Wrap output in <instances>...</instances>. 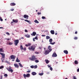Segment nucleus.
Instances as JSON below:
<instances>
[{"instance_id": "7", "label": "nucleus", "mask_w": 79, "mask_h": 79, "mask_svg": "<svg viewBox=\"0 0 79 79\" xmlns=\"http://www.w3.org/2000/svg\"><path fill=\"white\" fill-rule=\"evenodd\" d=\"M0 54L2 56V58H4V59H5V54L3 53H2L0 52Z\"/></svg>"}, {"instance_id": "46", "label": "nucleus", "mask_w": 79, "mask_h": 79, "mask_svg": "<svg viewBox=\"0 0 79 79\" xmlns=\"http://www.w3.org/2000/svg\"><path fill=\"white\" fill-rule=\"evenodd\" d=\"M27 73H31V70H28V71H27Z\"/></svg>"}, {"instance_id": "63", "label": "nucleus", "mask_w": 79, "mask_h": 79, "mask_svg": "<svg viewBox=\"0 0 79 79\" xmlns=\"http://www.w3.org/2000/svg\"><path fill=\"white\" fill-rule=\"evenodd\" d=\"M33 40L34 42H35V39L34 38L33 39Z\"/></svg>"}, {"instance_id": "30", "label": "nucleus", "mask_w": 79, "mask_h": 79, "mask_svg": "<svg viewBox=\"0 0 79 79\" xmlns=\"http://www.w3.org/2000/svg\"><path fill=\"white\" fill-rule=\"evenodd\" d=\"M34 61H35V63H39V61L37 60H35Z\"/></svg>"}, {"instance_id": "22", "label": "nucleus", "mask_w": 79, "mask_h": 79, "mask_svg": "<svg viewBox=\"0 0 79 79\" xmlns=\"http://www.w3.org/2000/svg\"><path fill=\"white\" fill-rule=\"evenodd\" d=\"M16 62H18V63L19 62H20V60L18 59V57L17 58V59L16 60Z\"/></svg>"}, {"instance_id": "64", "label": "nucleus", "mask_w": 79, "mask_h": 79, "mask_svg": "<svg viewBox=\"0 0 79 79\" xmlns=\"http://www.w3.org/2000/svg\"><path fill=\"white\" fill-rule=\"evenodd\" d=\"M0 29H3V27H0Z\"/></svg>"}, {"instance_id": "20", "label": "nucleus", "mask_w": 79, "mask_h": 79, "mask_svg": "<svg viewBox=\"0 0 79 79\" xmlns=\"http://www.w3.org/2000/svg\"><path fill=\"white\" fill-rule=\"evenodd\" d=\"M25 37H26L27 38H29L30 37V35H25Z\"/></svg>"}, {"instance_id": "48", "label": "nucleus", "mask_w": 79, "mask_h": 79, "mask_svg": "<svg viewBox=\"0 0 79 79\" xmlns=\"http://www.w3.org/2000/svg\"><path fill=\"white\" fill-rule=\"evenodd\" d=\"M50 69L51 70V71H52L53 70V68H52V67H50Z\"/></svg>"}, {"instance_id": "19", "label": "nucleus", "mask_w": 79, "mask_h": 79, "mask_svg": "<svg viewBox=\"0 0 79 79\" xmlns=\"http://www.w3.org/2000/svg\"><path fill=\"white\" fill-rule=\"evenodd\" d=\"M23 16L24 18H29V16H28V15H24Z\"/></svg>"}, {"instance_id": "45", "label": "nucleus", "mask_w": 79, "mask_h": 79, "mask_svg": "<svg viewBox=\"0 0 79 79\" xmlns=\"http://www.w3.org/2000/svg\"><path fill=\"white\" fill-rule=\"evenodd\" d=\"M74 39L75 40H77V37H74Z\"/></svg>"}, {"instance_id": "59", "label": "nucleus", "mask_w": 79, "mask_h": 79, "mask_svg": "<svg viewBox=\"0 0 79 79\" xmlns=\"http://www.w3.org/2000/svg\"><path fill=\"white\" fill-rule=\"evenodd\" d=\"M39 48L40 50H42V47H39Z\"/></svg>"}, {"instance_id": "11", "label": "nucleus", "mask_w": 79, "mask_h": 79, "mask_svg": "<svg viewBox=\"0 0 79 79\" xmlns=\"http://www.w3.org/2000/svg\"><path fill=\"white\" fill-rule=\"evenodd\" d=\"M48 49L49 50L48 51H49L50 52H51L52 50V49L51 48V46H49L48 47Z\"/></svg>"}, {"instance_id": "2", "label": "nucleus", "mask_w": 79, "mask_h": 79, "mask_svg": "<svg viewBox=\"0 0 79 79\" xmlns=\"http://www.w3.org/2000/svg\"><path fill=\"white\" fill-rule=\"evenodd\" d=\"M29 60H31V61H35V60L37 59V58H35V56L34 55L31 56V57H30L29 58Z\"/></svg>"}, {"instance_id": "55", "label": "nucleus", "mask_w": 79, "mask_h": 79, "mask_svg": "<svg viewBox=\"0 0 79 79\" xmlns=\"http://www.w3.org/2000/svg\"><path fill=\"white\" fill-rule=\"evenodd\" d=\"M48 68H51V65H48Z\"/></svg>"}, {"instance_id": "9", "label": "nucleus", "mask_w": 79, "mask_h": 79, "mask_svg": "<svg viewBox=\"0 0 79 79\" xmlns=\"http://www.w3.org/2000/svg\"><path fill=\"white\" fill-rule=\"evenodd\" d=\"M52 57H56L57 54L55 52H54L52 55Z\"/></svg>"}, {"instance_id": "27", "label": "nucleus", "mask_w": 79, "mask_h": 79, "mask_svg": "<svg viewBox=\"0 0 79 79\" xmlns=\"http://www.w3.org/2000/svg\"><path fill=\"white\" fill-rule=\"evenodd\" d=\"M50 37L49 36H46V39H47V40H48V39H50Z\"/></svg>"}, {"instance_id": "6", "label": "nucleus", "mask_w": 79, "mask_h": 79, "mask_svg": "<svg viewBox=\"0 0 79 79\" xmlns=\"http://www.w3.org/2000/svg\"><path fill=\"white\" fill-rule=\"evenodd\" d=\"M10 58L11 59H13V60H15V58H16V56L12 55L10 56Z\"/></svg>"}, {"instance_id": "10", "label": "nucleus", "mask_w": 79, "mask_h": 79, "mask_svg": "<svg viewBox=\"0 0 79 79\" xmlns=\"http://www.w3.org/2000/svg\"><path fill=\"white\" fill-rule=\"evenodd\" d=\"M14 66H15V68H19V65H18V64H14Z\"/></svg>"}, {"instance_id": "44", "label": "nucleus", "mask_w": 79, "mask_h": 79, "mask_svg": "<svg viewBox=\"0 0 79 79\" xmlns=\"http://www.w3.org/2000/svg\"><path fill=\"white\" fill-rule=\"evenodd\" d=\"M23 50L24 51H26V48H24Z\"/></svg>"}, {"instance_id": "62", "label": "nucleus", "mask_w": 79, "mask_h": 79, "mask_svg": "<svg viewBox=\"0 0 79 79\" xmlns=\"http://www.w3.org/2000/svg\"><path fill=\"white\" fill-rule=\"evenodd\" d=\"M75 34H77V32L76 31L75 33Z\"/></svg>"}, {"instance_id": "12", "label": "nucleus", "mask_w": 79, "mask_h": 79, "mask_svg": "<svg viewBox=\"0 0 79 79\" xmlns=\"http://www.w3.org/2000/svg\"><path fill=\"white\" fill-rule=\"evenodd\" d=\"M10 6H15L16 5V3H15V2L11 3L10 4Z\"/></svg>"}, {"instance_id": "14", "label": "nucleus", "mask_w": 79, "mask_h": 79, "mask_svg": "<svg viewBox=\"0 0 79 79\" xmlns=\"http://www.w3.org/2000/svg\"><path fill=\"white\" fill-rule=\"evenodd\" d=\"M25 21H26V22H27V23H29V24H32V23L31 22V21H29V20H25Z\"/></svg>"}, {"instance_id": "15", "label": "nucleus", "mask_w": 79, "mask_h": 79, "mask_svg": "<svg viewBox=\"0 0 79 79\" xmlns=\"http://www.w3.org/2000/svg\"><path fill=\"white\" fill-rule=\"evenodd\" d=\"M12 21L14 23H18V20H15V19H13L12 20Z\"/></svg>"}, {"instance_id": "56", "label": "nucleus", "mask_w": 79, "mask_h": 79, "mask_svg": "<svg viewBox=\"0 0 79 79\" xmlns=\"http://www.w3.org/2000/svg\"><path fill=\"white\" fill-rule=\"evenodd\" d=\"M25 46L26 47H29V46H28V44H25Z\"/></svg>"}, {"instance_id": "8", "label": "nucleus", "mask_w": 79, "mask_h": 79, "mask_svg": "<svg viewBox=\"0 0 79 79\" xmlns=\"http://www.w3.org/2000/svg\"><path fill=\"white\" fill-rule=\"evenodd\" d=\"M50 52L48 50H46L44 52L45 55H47V54H48L49 52Z\"/></svg>"}, {"instance_id": "13", "label": "nucleus", "mask_w": 79, "mask_h": 79, "mask_svg": "<svg viewBox=\"0 0 79 79\" xmlns=\"http://www.w3.org/2000/svg\"><path fill=\"white\" fill-rule=\"evenodd\" d=\"M31 35L32 36H35V35H36V33L35 32H33L32 34H31Z\"/></svg>"}, {"instance_id": "54", "label": "nucleus", "mask_w": 79, "mask_h": 79, "mask_svg": "<svg viewBox=\"0 0 79 79\" xmlns=\"http://www.w3.org/2000/svg\"><path fill=\"white\" fill-rule=\"evenodd\" d=\"M1 60L2 62H3V60H4V59H3V58H1Z\"/></svg>"}, {"instance_id": "23", "label": "nucleus", "mask_w": 79, "mask_h": 79, "mask_svg": "<svg viewBox=\"0 0 79 79\" xmlns=\"http://www.w3.org/2000/svg\"><path fill=\"white\" fill-rule=\"evenodd\" d=\"M20 48L21 50H23V47L22 45H20Z\"/></svg>"}, {"instance_id": "38", "label": "nucleus", "mask_w": 79, "mask_h": 79, "mask_svg": "<svg viewBox=\"0 0 79 79\" xmlns=\"http://www.w3.org/2000/svg\"><path fill=\"white\" fill-rule=\"evenodd\" d=\"M30 67L31 68H34V65L31 66H30Z\"/></svg>"}, {"instance_id": "5", "label": "nucleus", "mask_w": 79, "mask_h": 79, "mask_svg": "<svg viewBox=\"0 0 79 79\" xmlns=\"http://www.w3.org/2000/svg\"><path fill=\"white\" fill-rule=\"evenodd\" d=\"M23 77H24L25 79H26V77H30V74L29 73H28L27 75L24 74Z\"/></svg>"}, {"instance_id": "43", "label": "nucleus", "mask_w": 79, "mask_h": 79, "mask_svg": "<svg viewBox=\"0 0 79 79\" xmlns=\"http://www.w3.org/2000/svg\"><path fill=\"white\" fill-rule=\"evenodd\" d=\"M35 53L36 54H39V52H37V51H36L35 52Z\"/></svg>"}, {"instance_id": "52", "label": "nucleus", "mask_w": 79, "mask_h": 79, "mask_svg": "<svg viewBox=\"0 0 79 79\" xmlns=\"http://www.w3.org/2000/svg\"><path fill=\"white\" fill-rule=\"evenodd\" d=\"M37 14L38 15H41V12H38Z\"/></svg>"}, {"instance_id": "16", "label": "nucleus", "mask_w": 79, "mask_h": 79, "mask_svg": "<svg viewBox=\"0 0 79 79\" xmlns=\"http://www.w3.org/2000/svg\"><path fill=\"white\" fill-rule=\"evenodd\" d=\"M64 53H65L66 55H67V54H68V51L65 50L64 51Z\"/></svg>"}, {"instance_id": "18", "label": "nucleus", "mask_w": 79, "mask_h": 79, "mask_svg": "<svg viewBox=\"0 0 79 79\" xmlns=\"http://www.w3.org/2000/svg\"><path fill=\"white\" fill-rule=\"evenodd\" d=\"M31 74L33 76H35V75H36V74H37V73L35 72H34L32 73Z\"/></svg>"}, {"instance_id": "57", "label": "nucleus", "mask_w": 79, "mask_h": 79, "mask_svg": "<svg viewBox=\"0 0 79 79\" xmlns=\"http://www.w3.org/2000/svg\"><path fill=\"white\" fill-rule=\"evenodd\" d=\"M5 63H9L7 60H5Z\"/></svg>"}, {"instance_id": "51", "label": "nucleus", "mask_w": 79, "mask_h": 79, "mask_svg": "<svg viewBox=\"0 0 79 79\" xmlns=\"http://www.w3.org/2000/svg\"><path fill=\"white\" fill-rule=\"evenodd\" d=\"M10 10V11H14L15 10L14 9H12L11 10Z\"/></svg>"}, {"instance_id": "21", "label": "nucleus", "mask_w": 79, "mask_h": 79, "mask_svg": "<svg viewBox=\"0 0 79 79\" xmlns=\"http://www.w3.org/2000/svg\"><path fill=\"white\" fill-rule=\"evenodd\" d=\"M19 64L20 67H21V68H23V65L21 64V63H19Z\"/></svg>"}, {"instance_id": "29", "label": "nucleus", "mask_w": 79, "mask_h": 79, "mask_svg": "<svg viewBox=\"0 0 79 79\" xmlns=\"http://www.w3.org/2000/svg\"><path fill=\"white\" fill-rule=\"evenodd\" d=\"M0 52H2L3 53L4 52V51H3V49H2V48H0Z\"/></svg>"}, {"instance_id": "42", "label": "nucleus", "mask_w": 79, "mask_h": 79, "mask_svg": "<svg viewBox=\"0 0 79 79\" xmlns=\"http://www.w3.org/2000/svg\"><path fill=\"white\" fill-rule=\"evenodd\" d=\"M0 19L1 21H3V19L2 18V17H0Z\"/></svg>"}, {"instance_id": "4", "label": "nucleus", "mask_w": 79, "mask_h": 79, "mask_svg": "<svg viewBox=\"0 0 79 79\" xmlns=\"http://www.w3.org/2000/svg\"><path fill=\"white\" fill-rule=\"evenodd\" d=\"M18 43H19V40H14V45L15 46H17Z\"/></svg>"}, {"instance_id": "37", "label": "nucleus", "mask_w": 79, "mask_h": 79, "mask_svg": "<svg viewBox=\"0 0 79 79\" xmlns=\"http://www.w3.org/2000/svg\"><path fill=\"white\" fill-rule=\"evenodd\" d=\"M3 68H4V67L3 66H2L1 67H0V69H3Z\"/></svg>"}, {"instance_id": "32", "label": "nucleus", "mask_w": 79, "mask_h": 79, "mask_svg": "<svg viewBox=\"0 0 79 79\" xmlns=\"http://www.w3.org/2000/svg\"><path fill=\"white\" fill-rule=\"evenodd\" d=\"M34 22H35V23H39V21H37V20H35Z\"/></svg>"}, {"instance_id": "50", "label": "nucleus", "mask_w": 79, "mask_h": 79, "mask_svg": "<svg viewBox=\"0 0 79 79\" xmlns=\"http://www.w3.org/2000/svg\"><path fill=\"white\" fill-rule=\"evenodd\" d=\"M73 79H77L76 77L75 76H73Z\"/></svg>"}, {"instance_id": "39", "label": "nucleus", "mask_w": 79, "mask_h": 79, "mask_svg": "<svg viewBox=\"0 0 79 79\" xmlns=\"http://www.w3.org/2000/svg\"><path fill=\"white\" fill-rule=\"evenodd\" d=\"M35 39L36 40H38V37L37 36H36L35 38Z\"/></svg>"}, {"instance_id": "36", "label": "nucleus", "mask_w": 79, "mask_h": 79, "mask_svg": "<svg viewBox=\"0 0 79 79\" xmlns=\"http://www.w3.org/2000/svg\"><path fill=\"white\" fill-rule=\"evenodd\" d=\"M28 47H30V46L31 45V44L30 43H28Z\"/></svg>"}, {"instance_id": "41", "label": "nucleus", "mask_w": 79, "mask_h": 79, "mask_svg": "<svg viewBox=\"0 0 79 79\" xmlns=\"http://www.w3.org/2000/svg\"><path fill=\"white\" fill-rule=\"evenodd\" d=\"M6 34H7V35H10V33L8 32H6Z\"/></svg>"}, {"instance_id": "49", "label": "nucleus", "mask_w": 79, "mask_h": 79, "mask_svg": "<svg viewBox=\"0 0 79 79\" xmlns=\"http://www.w3.org/2000/svg\"><path fill=\"white\" fill-rule=\"evenodd\" d=\"M3 79V76L1 75V77L0 79Z\"/></svg>"}, {"instance_id": "28", "label": "nucleus", "mask_w": 79, "mask_h": 79, "mask_svg": "<svg viewBox=\"0 0 79 79\" xmlns=\"http://www.w3.org/2000/svg\"><path fill=\"white\" fill-rule=\"evenodd\" d=\"M53 41V40H52V39H50L49 40V42H50V43L51 42H52Z\"/></svg>"}, {"instance_id": "33", "label": "nucleus", "mask_w": 79, "mask_h": 79, "mask_svg": "<svg viewBox=\"0 0 79 79\" xmlns=\"http://www.w3.org/2000/svg\"><path fill=\"white\" fill-rule=\"evenodd\" d=\"M44 74V73H39V75L40 76H42Z\"/></svg>"}, {"instance_id": "3", "label": "nucleus", "mask_w": 79, "mask_h": 79, "mask_svg": "<svg viewBox=\"0 0 79 79\" xmlns=\"http://www.w3.org/2000/svg\"><path fill=\"white\" fill-rule=\"evenodd\" d=\"M6 69L9 71V72H11V73H13V70L11 69V66H9V68H6Z\"/></svg>"}, {"instance_id": "35", "label": "nucleus", "mask_w": 79, "mask_h": 79, "mask_svg": "<svg viewBox=\"0 0 79 79\" xmlns=\"http://www.w3.org/2000/svg\"><path fill=\"white\" fill-rule=\"evenodd\" d=\"M36 68H37V66L36 65L35 66H34V69H36Z\"/></svg>"}, {"instance_id": "60", "label": "nucleus", "mask_w": 79, "mask_h": 79, "mask_svg": "<svg viewBox=\"0 0 79 79\" xmlns=\"http://www.w3.org/2000/svg\"><path fill=\"white\" fill-rule=\"evenodd\" d=\"M42 37H45V36H46V35H42Z\"/></svg>"}, {"instance_id": "34", "label": "nucleus", "mask_w": 79, "mask_h": 79, "mask_svg": "<svg viewBox=\"0 0 79 79\" xmlns=\"http://www.w3.org/2000/svg\"><path fill=\"white\" fill-rule=\"evenodd\" d=\"M42 18L43 19H46V18L45 17H44V16H42Z\"/></svg>"}, {"instance_id": "40", "label": "nucleus", "mask_w": 79, "mask_h": 79, "mask_svg": "<svg viewBox=\"0 0 79 79\" xmlns=\"http://www.w3.org/2000/svg\"><path fill=\"white\" fill-rule=\"evenodd\" d=\"M4 76H5V77H7L8 76V75L6 74H5L4 75Z\"/></svg>"}, {"instance_id": "1", "label": "nucleus", "mask_w": 79, "mask_h": 79, "mask_svg": "<svg viewBox=\"0 0 79 79\" xmlns=\"http://www.w3.org/2000/svg\"><path fill=\"white\" fill-rule=\"evenodd\" d=\"M36 48V46L35 45H32L31 47L28 48V49L29 50L31 51H34L35 50V48Z\"/></svg>"}, {"instance_id": "53", "label": "nucleus", "mask_w": 79, "mask_h": 79, "mask_svg": "<svg viewBox=\"0 0 79 79\" xmlns=\"http://www.w3.org/2000/svg\"><path fill=\"white\" fill-rule=\"evenodd\" d=\"M5 40H10V39H7V38H6L5 39Z\"/></svg>"}, {"instance_id": "25", "label": "nucleus", "mask_w": 79, "mask_h": 79, "mask_svg": "<svg viewBox=\"0 0 79 79\" xmlns=\"http://www.w3.org/2000/svg\"><path fill=\"white\" fill-rule=\"evenodd\" d=\"M8 44L10 45H13V42H9V44Z\"/></svg>"}, {"instance_id": "31", "label": "nucleus", "mask_w": 79, "mask_h": 79, "mask_svg": "<svg viewBox=\"0 0 79 79\" xmlns=\"http://www.w3.org/2000/svg\"><path fill=\"white\" fill-rule=\"evenodd\" d=\"M50 44H51V45H54L55 44V42L52 43V42L51 43H49Z\"/></svg>"}, {"instance_id": "61", "label": "nucleus", "mask_w": 79, "mask_h": 79, "mask_svg": "<svg viewBox=\"0 0 79 79\" xmlns=\"http://www.w3.org/2000/svg\"><path fill=\"white\" fill-rule=\"evenodd\" d=\"M77 72H79V69H77Z\"/></svg>"}, {"instance_id": "26", "label": "nucleus", "mask_w": 79, "mask_h": 79, "mask_svg": "<svg viewBox=\"0 0 79 79\" xmlns=\"http://www.w3.org/2000/svg\"><path fill=\"white\" fill-rule=\"evenodd\" d=\"M45 61L46 62V63H47V64H48L49 63V61L48 60H45Z\"/></svg>"}, {"instance_id": "58", "label": "nucleus", "mask_w": 79, "mask_h": 79, "mask_svg": "<svg viewBox=\"0 0 79 79\" xmlns=\"http://www.w3.org/2000/svg\"><path fill=\"white\" fill-rule=\"evenodd\" d=\"M25 32H27V30H25Z\"/></svg>"}, {"instance_id": "17", "label": "nucleus", "mask_w": 79, "mask_h": 79, "mask_svg": "<svg viewBox=\"0 0 79 79\" xmlns=\"http://www.w3.org/2000/svg\"><path fill=\"white\" fill-rule=\"evenodd\" d=\"M50 32L52 34H55V31H54V30H51Z\"/></svg>"}, {"instance_id": "47", "label": "nucleus", "mask_w": 79, "mask_h": 79, "mask_svg": "<svg viewBox=\"0 0 79 79\" xmlns=\"http://www.w3.org/2000/svg\"><path fill=\"white\" fill-rule=\"evenodd\" d=\"M9 42H10V41H7V43H6L7 45H9Z\"/></svg>"}, {"instance_id": "24", "label": "nucleus", "mask_w": 79, "mask_h": 79, "mask_svg": "<svg viewBox=\"0 0 79 79\" xmlns=\"http://www.w3.org/2000/svg\"><path fill=\"white\" fill-rule=\"evenodd\" d=\"M78 62L77 61L75 60V64H78Z\"/></svg>"}]
</instances>
